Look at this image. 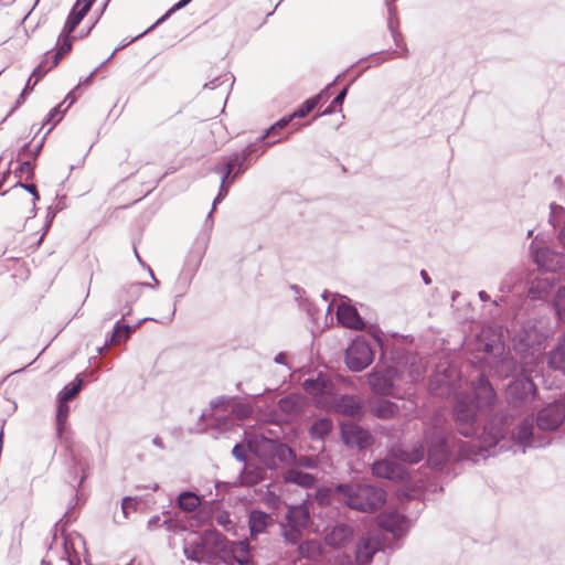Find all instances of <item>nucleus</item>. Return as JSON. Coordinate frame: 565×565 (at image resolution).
Segmentation results:
<instances>
[{"mask_svg": "<svg viewBox=\"0 0 565 565\" xmlns=\"http://www.w3.org/2000/svg\"><path fill=\"white\" fill-rule=\"evenodd\" d=\"M472 397L469 395H459L454 408V418L460 435L467 438L477 437L481 433L489 435L490 444L498 445L508 434V426L503 418L491 419L483 426L479 423L478 413L492 409L497 395L488 380L481 373L472 382Z\"/></svg>", "mask_w": 565, "mask_h": 565, "instance_id": "1", "label": "nucleus"}, {"mask_svg": "<svg viewBox=\"0 0 565 565\" xmlns=\"http://www.w3.org/2000/svg\"><path fill=\"white\" fill-rule=\"evenodd\" d=\"M425 441L427 444V462L434 469H443L455 454V448H458L459 452L463 450V444H457L448 423L438 418L426 430Z\"/></svg>", "mask_w": 565, "mask_h": 565, "instance_id": "2", "label": "nucleus"}, {"mask_svg": "<svg viewBox=\"0 0 565 565\" xmlns=\"http://www.w3.org/2000/svg\"><path fill=\"white\" fill-rule=\"evenodd\" d=\"M334 491L339 501L360 512H374L386 502V492L370 484L339 483Z\"/></svg>", "mask_w": 565, "mask_h": 565, "instance_id": "3", "label": "nucleus"}, {"mask_svg": "<svg viewBox=\"0 0 565 565\" xmlns=\"http://www.w3.org/2000/svg\"><path fill=\"white\" fill-rule=\"evenodd\" d=\"M232 541L216 531H205L194 541L185 542L183 553L190 561L196 563L214 564L216 559L223 562Z\"/></svg>", "mask_w": 565, "mask_h": 565, "instance_id": "4", "label": "nucleus"}, {"mask_svg": "<svg viewBox=\"0 0 565 565\" xmlns=\"http://www.w3.org/2000/svg\"><path fill=\"white\" fill-rule=\"evenodd\" d=\"M374 359L370 343L361 337L355 338L345 350L344 360L352 372L365 370Z\"/></svg>", "mask_w": 565, "mask_h": 565, "instance_id": "5", "label": "nucleus"}, {"mask_svg": "<svg viewBox=\"0 0 565 565\" xmlns=\"http://www.w3.org/2000/svg\"><path fill=\"white\" fill-rule=\"evenodd\" d=\"M150 286L148 282H132L119 289L116 294V310L107 319H113L119 313L128 317L132 312L134 303L140 298L142 288Z\"/></svg>", "mask_w": 565, "mask_h": 565, "instance_id": "6", "label": "nucleus"}, {"mask_svg": "<svg viewBox=\"0 0 565 565\" xmlns=\"http://www.w3.org/2000/svg\"><path fill=\"white\" fill-rule=\"evenodd\" d=\"M379 526L390 532L394 539L405 537L412 526V521L396 510H386L377 515Z\"/></svg>", "mask_w": 565, "mask_h": 565, "instance_id": "7", "label": "nucleus"}, {"mask_svg": "<svg viewBox=\"0 0 565 565\" xmlns=\"http://www.w3.org/2000/svg\"><path fill=\"white\" fill-rule=\"evenodd\" d=\"M513 441L523 448H543L550 444L547 437L534 434V422L525 418L512 433Z\"/></svg>", "mask_w": 565, "mask_h": 565, "instance_id": "8", "label": "nucleus"}, {"mask_svg": "<svg viewBox=\"0 0 565 565\" xmlns=\"http://www.w3.org/2000/svg\"><path fill=\"white\" fill-rule=\"evenodd\" d=\"M536 386L530 376L513 380L507 388V398L514 406H522L534 398Z\"/></svg>", "mask_w": 565, "mask_h": 565, "instance_id": "9", "label": "nucleus"}, {"mask_svg": "<svg viewBox=\"0 0 565 565\" xmlns=\"http://www.w3.org/2000/svg\"><path fill=\"white\" fill-rule=\"evenodd\" d=\"M397 374L395 367L388 366L383 371H372L369 374V385L371 391L377 395L397 396L394 379Z\"/></svg>", "mask_w": 565, "mask_h": 565, "instance_id": "10", "label": "nucleus"}, {"mask_svg": "<svg viewBox=\"0 0 565 565\" xmlns=\"http://www.w3.org/2000/svg\"><path fill=\"white\" fill-rule=\"evenodd\" d=\"M340 434L343 443L351 448L366 449L374 441L369 430L351 422L341 423Z\"/></svg>", "mask_w": 565, "mask_h": 565, "instance_id": "11", "label": "nucleus"}, {"mask_svg": "<svg viewBox=\"0 0 565 565\" xmlns=\"http://www.w3.org/2000/svg\"><path fill=\"white\" fill-rule=\"evenodd\" d=\"M565 419V408L562 404L552 403L542 408L536 417V426L543 431L557 429Z\"/></svg>", "mask_w": 565, "mask_h": 565, "instance_id": "12", "label": "nucleus"}, {"mask_svg": "<svg viewBox=\"0 0 565 565\" xmlns=\"http://www.w3.org/2000/svg\"><path fill=\"white\" fill-rule=\"evenodd\" d=\"M223 160V164L214 167L213 171L217 174H224L225 178L230 175L232 180H236L253 164L241 151L233 152Z\"/></svg>", "mask_w": 565, "mask_h": 565, "instance_id": "13", "label": "nucleus"}, {"mask_svg": "<svg viewBox=\"0 0 565 565\" xmlns=\"http://www.w3.org/2000/svg\"><path fill=\"white\" fill-rule=\"evenodd\" d=\"M384 548V539L379 535L363 537L355 550V559L359 565L369 564L376 552Z\"/></svg>", "mask_w": 565, "mask_h": 565, "instance_id": "14", "label": "nucleus"}, {"mask_svg": "<svg viewBox=\"0 0 565 565\" xmlns=\"http://www.w3.org/2000/svg\"><path fill=\"white\" fill-rule=\"evenodd\" d=\"M333 408L337 413L351 417L353 419H361L364 416V405L362 401L349 394H342L334 399Z\"/></svg>", "mask_w": 565, "mask_h": 565, "instance_id": "15", "label": "nucleus"}, {"mask_svg": "<svg viewBox=\"0 0 565 565\" xmlns=\"http://www.w3.org/2000/svg\"><path fill=\"white\" fill-rule=\"evenodd\" d=\"M372 473L377 478L402 480L405 478L406 471L403 465L384 459L372 465Z\"/></svg>", "mask_w": 565, "mask_h": 565, "instance_id": "16", "label": "nucleus"}, {"mask_svg": "<svg viewBox=\"0 0 565 565\" xmlns=\"http://www.w3.org/2000/svg\"><path fill=\"white\" fill-rule=\"evenodd\" d=\"M249 551L250 545L247 540L232 541L227 552H225L223 562L226 564L248 565L252 562Z\"/></svg>", "mask_w": 565, "mask_h": 565, "instance_id": "17", "label": "nucleus"}, {"mask_svg": "<svg viewBox=\"0 0 565 565\" xmlns=\"http://www.w3.org/2000/svg\"><path fill=\"white\" fill-rule=\"evenodd\" d=\"M274 524L273 516L263 510H250L248 512V527L252 539L267 531Z\"/></svg>", "mask_w": 565, "mask_h": 565, "instance_id": "18", "label": "nucleus"}, {"mask_svg": "<svg viewBox=\"0 0 565 565\" xmlns=\"http://www.w3.org/2000/svg\"><path fill=\"white\" fill-rule=\"evenodd\" d=\"M337 318H338V321L342 326L350 328V329L363 330L366 327L365 321L360 316L358 310L350 305H345V303L339 305L338 311H337Z\"/></svg>", "mask_w": 565, "mask_h": 565, "instance_id": "19", "label": "nucleus"}, {"mask_svg": "<svg viewBox=\"0 0 565 565\" xmlns=\"http://www.w3.org/2000/svg\"><path fill=\"white\" fill-rule=\"evenodd\" d=\"M282 480L287 484H295L303 489L313 488L317 482L316 476L309 472H303L300 469H297V467L287 468L282 472Z\"/></svg>", "mask_w": 565, "mask_h": 565, "instance_id": "20", "label": "nucleus"}, {"mask_svg": "<svg viewBox=\"0 0 565 565\" xmlns=\"http://www.w3.org/2000/svg\"><path fill=\"white\" fill-rule=\"evenodd\" d=\"M353 529L345 523L335 524L326 535V543L334 548L345 546L352 539Z\"/></svg>", "mask_w": 565, "mask_h": 565, "instance_id": "21", "label": "nucleus"}, {"mask_svg": "<svg viewBox=\"0 0 565 565\" xmlns=\"http://www.w3.org/2000/svg\"><path fill=\"white\" fill-rule=\"evenodd\" d=\"M286 521L290 527L307 529L310 524V512L306 504H297L288 508Z\"/></svg>", "mask_w": 565, "mask_h": 565, "instance_id": "22", "label": "nucleus"}, {"mask_svg": "<svg viewBox=\"0 0 565 565\" xmlns=\"http://www.w3.org/2000/svg\"><path fill=\"white\" fill-rule=\"evenodd\" d=\"M265 449L273 458H277L281 463H287L290 458H295V450L287 444L279 440L265 439Z\"/></svg>", "mask_w": 565, "mask_h": 565, "instance_id": "23", "label": "nucleus"}, {"mask_svg": "<svg viewBox=\"0 0 565 565\" xmlns=\"http://www.w3.org/2000/svg\"><path fill=\"white\" fill-rule=\"evenodd\" d=\"M340 78V75H338L334 81L330 84H328L326 86V88L323 90H321L320 94L313 96V97H310L308 98L307 100H305L292 114H291V117L294 118H303L306 117L309 113H311L316 107L317 105L319 104V102L321 100L322 96L328 94L329 89L337 83V81Z\"/></svg>", "mask_w": 565, "mask_h": 565, "instance_id": "24", "label": "nucleus"}, {"mask_svg": "<svg viewBox=\"0 0 565 565\" xmlns=\"http://www.w3.org/2000/svg\"><path fill=\"white\" fill-rule=\"evenodd\" d=\"M547 365L555 371L565 372V340L557 342L548 352Z\"/></svg>", "mask_w": 565, "mask_h": 565, "instance_id": "25", "label": "nucleus"}, {"mask_svg": "<svg viewBox=\"0 0 565 565\" xmlns=\"http://www.w3.org/2000/svg\"><path fill=\"white\" fill-rule=\"evenodd\" d=\"M387 28L391 32L392 39L396 46H401L404 43L403 35L398 31V17H397V9L395 6H393L391 2H387Z\"/></svg>", "mask_w": 565, "mask_h": 565, "instance_id": "26", "label": "nucleus"}, {"mask_svg": "<svg viewBox=\"0 0 565 565\" xmlns=\"http://www.w3.org/2000/svg\"><path fill=\"white\" fill-rule=\"evenodd\" d=\"M399 412V407L396 403L388 401V399H382L379 401L373 407L372 413L374 416L381 419H390L396 416Z\"/></svg>", "mask_w": 565, "mask_h": 565, "instance_id": "27", "label": "nucleus"}, {"mask_svg": "<svg viewBox=\"0 0 565 565\" xmlns=\"http://www.w3.org/2000/svg\"><path fill=\"white\" fill-rule=\"evenodd\" d=\"M178 507L185 512H193L201 504V498L193 491H182L177 498Z\"/></svg>", "mask_w": 565, "mask_h": 565, "instance_id": "28", "label": "nucleus"}, {"mask_svg": "<svg viewBox=\"0 0 565 565\" xmlns=\"http://www.w3.org/2000/svg\"><path fill=\"white\" fill-rule=\"evenodd\" d=\"M84 379L82 374H77L74 381L66 384L57 394V399L70 402L72 401L83 388Z\"/></svg>", "mask_w": 565, "mask_h": 565, "instance_id": "29", "label": "nucleus"}, {"mask_svg": "<svg viewBox=\"0 0 565 565\" xmlns=\"http://www.w3.org/2000/svg\"><path fill=\"white\" fill-rule=\"evenodd\" d=\"M332 430V422L329 418H319L312 423L309 428V435L311 439L322 440L324 439Z\"/></svg>", "mask_w": 565, "mask_h": 565, "instance_id": "30", "label": "nucleus"}, {"mask_svg": "<svg viewBox=\"0 0 565 565\" xmlns=\"http://www.w3.org/2000/svg\"><path fill=\"white\" fill-rule=\"evenodd\" d=\"M329 386V381L326 380L321 374H319L316 379H307L302 383L303 390L311 395H322L328 391Z\"/></svg>", "mask_w": 565, "mask_h": 565, "instance_id": "31", "label": "nucleus"}, {"mask_svg": "<svg viewBox=\"0 0 565 565\" xmlns=\"http://www.w3.org/2000/svg\"><path fill=\"white\" fill-rule=\"evenodd\" d=\"M68 413H70L68 402H64V401L56 398L55 422H56V434L60 438L64 434L66 423H67Z\"/></svg>", "mask_w": 565, "mask_h": 565, "instance_id": "32", "label": "nucleus"}, {"mask_svg": "<svg viewBox=\"0 0 565 565\" xmlns=\"http://www.w3.org/2000/svg\"><path fill=\"white\" fill-rule=\"evenodd\" d=\"M234 426V419L228 415H211V423L207 424L205 428L201 431H206V429L213 428L218 433L228 431Z\"/></svg>", "mask_w": 565, "mask_h": 565, "instance_id": "33", "label": "nucleus"}, {"mask_svg": "<svg viewBox=\"0 0 565 565\" xmlns=\"http://www.w3.org/2000/svg\"><path fill=\"white\" fill-rule=\"evenodd\" d=\"M300 557L306 559H316L321 555V547L316 541H305L298 545Z\"/></svg>", "mask_w": 565, "mask_h": 565, "instance_id": "34", "label": "nucleus"}, {"mask_svg": "<svg viewBox=\"0 0 565 565\" xmlns=\"http://www.w3.org/2000/svg\"><path fill=\"white\" fill-rule=\"evenodd\" d=\"M281 139L278 138V139H275V140H271V141H267L264 143V149L262 151H259V146L258 143L262 142L259 140V138L257 139V141L255 142H250L248 143L244 149L241 150V152L243 154L246 156V158L250 161V162H255L257 160V158L264 153L265 149L271 145H275L277 142H279Z\"/></svg>", "mask_w": 565, "mask_h": 565, "instance_id": "35", "label": "nucleus"}, {"mask_svg": "<svg viewBox=\"0 0 565 565\" xmlns=\"http://www.w3.org/2000/svg\"><path fill=\"white\" fill-rule=\"evenodd\" d=\"M552 307L557 320L565 323V286L561 287L552 301Z\"/></svg>", "mask_w": 565, "mask_h": 565, "instance_id": "36", "label": "nucleus"}, {"mask_svg": "<svg viewBox=\"0 0 565 565\" xmlns=\"http://www.w3.org/2000/svg\"><path fill=\"white\" fill-rule=\"evenodd\" d=\"M554 257V253L548 248H539L534 254V260L537 266L546 270H554L555 266L552 264Z\"/></svg>", "mask_w": 565, "mask_h": 565, "instance_id": "37", "label": "nucleus"}, {"mask_svg": "<svg viewBox=\"0 0 565 565\" xmlns=\"http://www.w3.org/2000/svg\"><path fill=\"white\" fill-rule=\"evenodd\" d=\"M220 175H221V184H220L218 193L213 201L212 210L209 212L207 218L212 217V214L215 210L216 204H218L223 199H225V196L228 194L231 185L235 182V180H232V177H230V175H227V178H225L224 174H220Z\"/></svg>", "mask_w": 565, "mask_h": 565, "instance_id": "38", "label": "nucleus"}, {"mask_svg": "<svg viewBox=\"0 0 565 565\" xmlns=\"http://www.w3.org/2000/svg\"><path fill=\"white\" fill-rule=\"evenodd\" d=\"M35 161L32 159L23 160L19 163V166L14 170V175L17 178L25 179L28 181L33 180L35 173Z\"/></svg>", "mask_w": 565, "mask_h": 565, "instance_id": "39", "label": "nucleus"}, {"mask_svg": "<svg viewBox=\"0 0 565 565\" xmlns=\"http://www.w3.org/2000/svg\"><path fill=\"white\" fill-rule=\"evenodd\" d=\"M125 318L126 317H124V313H121V318L115 323V331L122 332L124 340L129 339L130 334L134 331H136L142 324V322H145L146 320H151L150 318H143V319L138 320V322L135 324H129V323L125 322Z\"/></svg>", "mask_w": 565, "mask_h": 565, "instance_id": "40", "label": "nucleus"}, {"mask_svg": "<svg viewBox=\"0 0 565 565\" xmlns=\"http://www.w3.org/2000/svg\"><path fill=\"white\" fill-rule=\"evenodd\" d=\"M289 463H291V467H297V469H316L319 466V459L316 456L298 457L295 452V458H290Z\"/></svg>", "mask_w": 565, "mask_h": 565, "instance_id": "41", "label": "nucleus"}, {"mask_svg": "<svg viewBox=\"0 0 565 565\" xmlns=\"http://www.w3.org/2000/svg\"><path fill=\"white\" fill-rule=\"evenodd\" d=\"M203 250L202 249H193L186 260H185V268L186 270L190 271L189 276L188 277H191L193 278V276L195 275L198 268L200 267L201 265V262L203 259Z\"/></svg>", "mask_w": 565, "mask_h": 565, "instance_id": "42", "label": "nucleus"}, {"mask_svg": "<svg viewBox=\"0 0 565 565\" xmlns=\"http://www.w3.org/2000/svg\"><path fill=\"white\" fill-rule=\"evenodd\" d=\"M349 86L343 87L338 95L333 98L331 104L322 111V116H328L331 114H334L335 111L342 110V105L344 103V99L348 95Z\"/></svg>", "mask_w": 565, "mask_h": 565, "instance_id": "43", "label": "nucleus"}, {"mask_svg": "<svg viewBox=\"0 0 565 565\" xmlns=\"http://www.w3.org/2000/svg\"><path fill=\"white\" fill-rule=\"evenodd\" d=\"M64 111L65 110H62V104H58L55 107H53L43 119L42 127L51 125L50 128L53 129L54 126L63 118Z\"/></svg>", "mask_w": 565, "mask_h": 565, "instance_id": "44", "label": "nucleus"}, {"mask_svg": "<svg viewBox=\"0 0 565 565\" xmlns=\"http://www.w3.org/2000/svg\"><path fill=\"white\" fill-rule=\"evenodd\" d=\"M292 119L294 117H291V114L289 116L280 118L274 125H271L263 135L259 136V140L264 141L267 137L275 135L278 130L287 127Z\"/></svg>", "mask_w": 565, "mask_h": 565, "instance_id": "45", "label": "nucleus"}, {"mask_svg": "<svg viewBox=\"0 0 565 565\" xmlns=\"http://www.w3.org/2000/svg\"><path fill=\"white\" fill-rule=\"evenodd\" d=\"M333 494H335L334 488L321 487L316 490L315 499L321 507H327L331 503Z\"/></svg>", "mask_w": 565, "mask_h": 565, "instance_id": "46", "label": "nucleus"}, {"mask_svg": "<svg viewBox=\"0 0 565 565\" xmlns=\"http://www.w3.org/2000/svg\"><path fill=\"white\" fill-rule=\"evenodd\" d=\"M88 12L85 11L82 7L79 1H77L71 9L66 21L71 22V24H75L76 26L81 23V21L84 19V17Z\"/></svg>", "mask_w": 565, "mask_h": 565, "instance_id": "47", "label": "nucleus"}, {"mask_svg": "<svg viewBox=\"0 0 565 565\" xmlns=\"http://www.w3.org/2000/svg\"><path fill=\"white\" fill-rule=\"evenodd\" d=\"M191 280H192V278L188 277V276H181L179 278V281L175 287L178 290V294L174 296L175 300H174V307H173L172 315L175 313L177 302L185 295V292L191 284Z\"/></svg>", "mask_w": 565, "mask_h": 565, "instance_id": "48", "label": "nucleus"}, {"mask_svg": "<svg viewBox=\"0 0 565 565\" xmlns=\"http://www.w3.org/2000/svg\"><path fill=\"white\" fill-rule=\"evenodd\" d=\"M231 413L236 419L243 420L252 415L253 408L249 404L237 403L232 407Z\"/></svg>", "mask_w": 565, "mask_h": 565, "instance_id": "49", "label": "nucleus"}, {"mask_svg": "<svg viewBox=\"0 0 565 565\" xmlns=\"http://www.w3.org/2000/svg\"><path fill=\"white\" fill-rule=\"evenodd\" d=\"M236 396L221 395L210 402V406L213 409H227L230 405L236 399Z\"/></svg>", "mask_w": 565, "mask_h": 565, "instance_id": "50", "label": "nucleus"}, {"mask_svg": "<svg viewBox=\"0 0 565 565\" xmlns=\"http://www.w3.org/2000/svg\"><path fill=\"white\" fill-rule=\"evenodd\" d=\"M279 408L287 414H294L298 411V404L292 396H285L278 402Z\"/></svg>", "mask_w": 565, "mask_h": 565, "instance_id": "51", "label": "nucleus"}, {"mask_svg": "<svg viewBox=\"0 0 565 565\" xmlns=\"http://www.w3.org/2000/svg\"><path fill=\"white\" fill-rule=\"evenodd\" d=\"M226 82H231L230 85L232 86L233 83H234V76L233 75H230L227 73L223 74V75H220V76H216L214 77L212 81L205 83L203 85V88H207V89H215L217 88L220 85H222L223 83H226Z\"/></svg>", "mask_w": 565, "mask_h": 565, "instance_id": "52", "label": "nucleus"}, {"mask_svg": "<svg viewBox=\"0 0 565 565\" xmlns=\"http://www.w3.org/2000/svg\"><path fill=\"white\" fill-rule=\"evenodd\" d=\"M122 335H124L122 332H116L115 328H114L111 333L106 338L104 347L98 348V352L103 353L109 347L119 344L121 341H125L122 339Z\"/></svg>", "mask_w": 565, "mask_h": 565, "instance_id": "53", "label": "nucleus"}, {"mask_svg": "<svg viewBox=\"0 0 565 565\" xmlns=\"http://www.w3.org/2000/svg\"><path fill=\"white\" fill-rule=\"evenodd\" d=\"M52 53V50L47 51L45 53L44 60L32 71L31 73V79L34 78V83L38 84V82L45 76V74L49 72L50 68H45L44 64L47 61V56Z\"/></svg>", "mask_w": 565, "mask_h": 565, "instance_id": "54", "label": "nucleus"}, {"mask_svg": "<svg viewBox=\"0 0 565 565\" xmlns=\"http://www.w3.org/2000/svg\"><path fill=\"white\" fill-rule=\"evenodd\" d=\"M137 505H138V501H137L136 498H132V497H125V498H122V500H121V512H122L124 520L128 519L129 511L130 510H136Z\"/></svg>", "mask_w": 565, "mask_h": 565, "instance_id": "55", "label": "nucleus"}, {"mask_svg": "<svg viewBox=\"0 0 565 565\" xmlns=\"http://www.w3.org/2000/svg\"><path fill=\"white\" fill-rule=\"evenodd\" d=\"M186 7L183 1L179 0L177 3H174L162 17H160L146 32L152 30L157 25L161 24L163 21H166L172 13H174L178 10L183 9Z\"/></svg>", "mask_w": 565, "mask_h": 565, "instance_id": "56", "label": "nucleus"}, {"mask_svg": "<svg viewBox=\"0 0 565 565\" xmlns=\"http://www.w3.org/2000/svg\"><path fill=\"white\" fill-rule=\"evenodd\" d=\"M301 530L299 527H290L284 530L282 535L286 541H288L291 544H296L300 537H301Z\"/></svg>", "mask_w": 565, "mask_h": 565, "instance_id": "57", "label": "nucleus"}, {"mask_svg": "<svg viewBox=\"0 0 565 565\" xmlns=\"http://www.w3.org/2000/svg\"><path fill=\"white\" fill-rule=\"evenodd\" d=\"M425 455V450L423 447L414 449L411 454H404L403 459L409 463L419 462Z\"/></svg>", "mask_w": 565, "mask_h": 565, "instance_id": "58", "label": "nucleus"}, {"mask_svg": "<svg viewBox=\"0 0 565 565\" xmlns=\"http://www.w3.org/2000/svg\"><path fill=\"white\" fill-rule=\"evenodd\" d=\"M162 524L167 525V527L170 530L172 529V521L169 519V520H164L162 523H161V519L159 515H153L151 516L149 520H148V523H147V527L148 530H154V529H158L160 527Z\"/></svg>", "mask_w": 565, "mask_h": 565, "instance_id": "59", "label": "nucleus"}, {"mask_svg": "<svg viewBox=\"0 0 565 565\" xmlns=\"http://www.w3.org/2000/svg\"><path fill=\"white\" fill-rule=\"evenodd\" d=\"M232 455L239 462H246L247 460L246 449L239 443L235 444V446L233 447Z\"/></svg>", "mask_w": 565, "mask_h": 565, "instance_id": "60", "label": "nucleus"}, {"mask_svg": "<svg viewBox=\"0 0 565 565\" xmlns=\"http://www.w3.org/2000/svg\"><path fill=\"white\" fill-rule=\"evenodd\" d=\"M401 49V51H396V50H393V51H388V52H385L384 55V60H392L396 56H399V57H407L408 56V49L406 46V44H403L401 46H398Z\"/></svg>", "mask_w": 565, "mask_h": 565, "instance_id": "61", "label": "nucleus"}, {"mask_svg": "<svg viewBox=\"0 0 565 565\" xmlns=\"http://www.w3.org/2000/svg\"><path fill=\"white\" fill-rule=\"evenodd\" d=\"M36 83L32 82L31 77H29V79L26 81V84L24 86V88L22 89L21 94L19 95V97L17 98V105L19 106L20 104H22L24 102V98L25 96L32 92L35 87Z\"/></svg>", "mask_w": 565, "mask_h": 565, "instance_id": "62", "label": "nucleus"}, {"mask_svg": "<svg viewBox=\"0 0 565 565\" xmlns=\"http://www.w3.org/2000/svg\"><path fill=\"white\" fill-rule=\"evenodd\" d=\"M122 46H119V47H116L113 53L103 62L100 63L85 79H84V84H89L92 78L95 76V74L104 66L106 65L113 57L114 55L121 49Z\"/></svg>", "mask_w": 565, "mask_h": 565, "instance_id": "63", "label": "nucleus"}, {"mask_svg": "<svg viewBox=\"0 0 565 565\" xmlns=\"http://www.w3.org/2000/svg\"><path fill=\"white\" fill-rule=\"evenodd\" d=\"M60 41H61V44L57 49V52L61 53L62 55H64L67 52H70L72 49V38H60L58 36V42Z\"/></svg>", "mask_w": 565, "mask_h": 565, "instance_id": "64", "label": "nucleus"}]
</instances>
